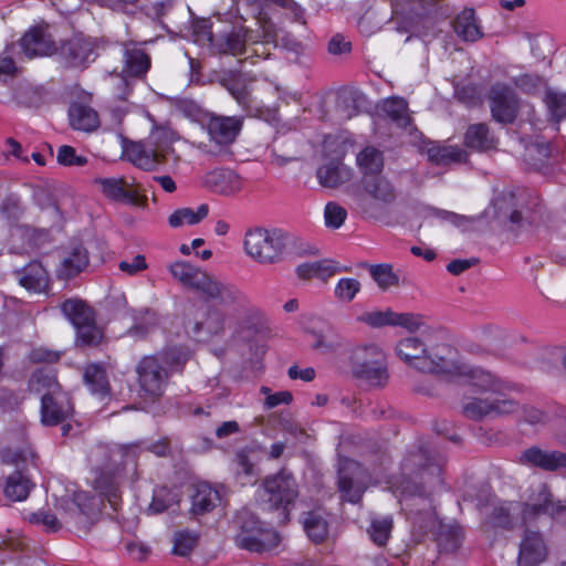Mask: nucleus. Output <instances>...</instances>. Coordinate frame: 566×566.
Returning a JSON list of instances; mask_svg holds the SVG:
<instances>
[{"label":"nucleus","instance_id":"51","mask_svg":"<svg viewBox=\"0 0 566 566\" xmlns=\"http://www.w3.org/2000/svg\"><path fill=\"white\" fill-rule=\"evenodd\" d=\"M369 273L381 290H388L391 286H396L399 282L397 274L394 273L392 268L389 264L371 265Z\"/></svg>","mask_w":566,"mask_h":566},{"label":"nucleus","instance_id":"49","mask_svg":"<svg viewBox=\"0 0 566 566\" xmlns=\"http://www.w3.org/2000/svg\"><path fill=\"white\" fill-rule=\"evenodd\" d=\"M360 282L354 277L339 279L334 289L335 297L343 303L352 302L360 292Z\"/></svg>","mask_w":566,"mask_h":566},{"label":"nucleus","instance_id":"8","mask_svg":"<svg viewBox=\"0 0 566 566\" xmlns=\"http://www.w3.org/2000/svg\"><path fill=\"white\" fill-rule=\"evenodd\" d=\"M190 356L188 350H170L158 356H145L137 365L136 373L142 390L151 397L160 396L164 392L168 369L182 365Z\"/></svg>","mask_w":566,"mask_h":566},{"label":"nucleus","instance_id":"2","mask_svg":"<svg viewBox=\"0 0 566 566\" xmlns=\"http://www.w3.org/2000/svg\"><path fill=\"white\" fill-rule=\"evenodd\" d=\"M542 515L566 518V505L559 501L554 502L547 486L539 483L525 505L515 502L495 505L488 523L496 527H514L533 522Z\"/></svg>","mask_w":566,"mask_h":566},{"label":"nucleus","instance_id":"7","mask_svg":"<svg viewBox=\"0 0 566 566\" xmlns=\"http://www.w3.org/2000/svg\"><path fill=\"white\" fill-rule=\"evenodd\" d=\"M290 243V235L282 229L252 228L245 232L244 252L255 262L270 265L280 262Z\"/></svg>","mask_w":566,"mask_h":566},{"label":"nucleus","instance_id":"6","mask_svg":"<svg viewBox=\"0 0 566 566\" xmlns=\"http://www.w3.org/2000/svg\"><path fill=\"white\" fill-rule=\"evenodd\" d=\"M427 457L422 452L408 455L402 462L403 481L395 479L390 483V490L399 496H418L421 497L423 491L417 485V480L426 482L430 488L441 484V467L434 463H423Z\"/></svg>","mask_w":566,"mask_h":566},{"label":"nucleus","instance_id":"56","mask_svg":"<svg viewBox=\"0 0 566 566\" xmlns=\"http://www.w3.org/2000/svg\"><path fill=\"white\" fill-rule=\"evenodd\" d=\"M0 455L2 461L8 463L25 462L34 457L32 449L27 443L21 447L8 446L1 450Z\"/></svg>","mask_w":566,"mask_h":566},{"label":"nucleus","instance_id":"59","mask_svg":"<svg viewBox=\"0 0 566 566\" xmlns=\"http://www.w3.org/2000/svg\"><path fill=\"white\" fill-rule=\"evenodd\" d=\"M263 524L256 520L254 516H250L247 520L242 521L240 531L235 536V543L239 547L242 548V536L251 537L259 539L260 535L259 532H262Z\"/></svg>","mask_w":566,"mask_h":566},{"label":"nucleus","instance_id":"58","mask_svg":"<svg viewBox=\"0 0 566 566\" xmlns=\"http://www.w3.org/2000/svg\"><path fill=\"white\" fill-rule=\"evenodd\" d=\"M56 160L60 165L66 167H82L87 164V158L85 156L77 155L76 150L69 145L59 147L56 153Z\"/></svg>","mask_w":566,"mask_h":566},{"label":"nucleus","instance_id":"41","mask_svg":"<svg viewBox=\"0 0 566 566\" xmlns=\"http://www.w3.org/2000/svg\"><path fill=\"white\" fill-rule=\"evenodd\" d=\"M61 308L74 327L94 318L93 311L81 300H67Z\"/></svg>","mask_w":566,"mask_h":566},{"label":"nucleus","instance_id":"54","mask_svg":"<svg viewBox=\"0 0 566 566\" xmlns=\"http://www.w3.org/2000/svg\"><path fill=\"white\" fill-rule=\"evenodd\" d=\"M545 102L557 123L566 118V93L548 91Z\"/></svg>","mask_w":566,"mask_h":566},{"label":"nucleus","instance_id":"57","mask_svg":"<svg viewBox=\"0 0 566 566\" xmlns=\"http://www.w3.org/2000/svg\"><path fill=\"white\" fill-rule=\"evenodd\" d=\"M394 313L391 310L366 312L359 317V321L377 328L394 326Z\"/></svg>","mask_w":566,"mask_h":566},{"label":"nucleus","instance_id":"1","mask_svg":"<svg viewBox=\"0 0 566 566\" xmlns=\"http://www.w3.org/2000/svg\"><path fill=\"white\" fill-rule=\"evenodd\" d=\"M395 350L401 360L422 373L465 376L482 388H493L496 384L483 369L460 361L457 350L448 344L442 332H428L421 337L402 338Z\"/></svg>","mask_w":566,"mask_h":566},{"label":"nucleus","instance_id":"28","mask_svg":"<svg viewBox=\"0 0 566 566\" xmlns=\"http://www.w3.org/2000/svg\"><path fill=\"white\" fill-rule=\"evenodd\" d=\"M69 120L72 128L92 132L99 125L97 113L82 103H72L69 109Z\"/></svg>","mask_w":566,"mask_h":566},{"label":"nucleus","instance_id":"62","mask_svg":"<svg viewBox=\"0 0 566 566\" xmlns=\"http://www.w3.org/2000/svg\"><path fill=\"white\" fill-rule=\"evenodd\" d=\"M118 268L128 275H136L147 268V263L144 255L137 254L130 261L124 260L119 262Z\"/></svg>","mask_w":566,"mask_h":566},{"label":"nucleus","instance_id":"3","mask_svg":"<svg viewBox=\"0 0 566 566\" xmlns=\"http://www.w3.org/2000/svg\"><path fill=\"white\" fill-rule=\"evenodd\" d=\"M169 272L175 280L186 287L196 290L207 297L221 304L244 307L247 297L234 285L219 281L205 270L186 261H176L169 265Z\"/></svg>","mask_w":566,"mask_h":566},{"label":"nucleus","instance_id":"53","mask_svg":"<svg viewBox=\"0 0 566 566\" xmlns=\"http://www.w3.org/2000/svg\"><path fill=\"white\" fill-rule=\"evenodd\" d=\"M33 248L31 241V230L29 228L17 226L11 230V249L17 253H27Z\"/></svg>","mask_w":566,"mask_h":566},{"label":"nucleus","instance_id":"50","mask_svg":"<svg viewBox=\"0 0 566 566\" xmlns=\"http://www.w3.org/2000/svg\"><path fill=\"white\" fill-rule=\"evenodd\" d=\"M76 342L84 346L99 344L103 338L102 331L95 325L94 318L87 323L75 326Z\"/></svg>","mask_w":566,"mask_h":566},{"label":"nucleus","instance_id":"15","mask_svg":"<svg viewBox=\"0 0 566 566\" xmlns=\"http://www.w3.org/2000/svg\"><path fill=\"white\" fill-rule=\"evenodd\" d=\"M142 449L150 450L157 455H164L167 452V444L165 442H158L156 444L142 447L139 443H132L123 446L112 452H109L107 447L99 446L92 451L90 460L96 465H98L102 458H107L113 462H116V458H124L126 462L134 461L137 452Z\"/></svg>","mask_w":566,"mask_h":566},{"label":"nucleus","instance_id":"31","mask_svg":"<svg viewBox=\"0 0 566 566\" xmlns=\"http://www.w3.org/2000/svg\"><path fill=\"white\" fill-rule=\"evenodd\" d=\"M356 165L364 177L379 175L384 167L382 153L373 146H366L356 155Z\"/></svg>","mask_w":566,"mask_h":566},{"label":"nucleus","instance_id":"26","mask_svg":"<svg viewBox=\"0 0 566 566\" xmlns=\"http://www.w3.org/2000/svg\"><path fill=\"white\" fill-rule=\"evenodd\" d=\"M464 144L472 150L488 151L496 148L497 138L489 130L486 125L473 124L465 132Z\"/></svg>","mask_w":566,"mask_h":566},{"label":"nucleus","instance_id":"48","mask_svg":"<svg viewBox=\"0 0 566 566\" xmlns=\"http://www.w3.org/2000/svg\"><path fill=\"white\" fill-rule=\"evenodd\" d=\"M391 530H392L391 516H384V517H377V518L371 520L368 533H369L371 541L375 544L382 546L387 543V541L390 536Z\"/></svg>","mask_w":566,"mask_h":566},{"label":"nucleus","instance_id":"61","mask_svg":"<svg viewBox=\"0 0 566 566\" xmlns=\"http://www.w3.org/2000/svg\"><path fill=\"white\" fill-rule=\"evenodd\" d=\"M423 325V317L413 313H394V326H400L409 332L418 331Z\"/></svg>","mask_w":566,"mask_h":566},{"label":"nucleus","instance_id":"39","mask_svg":"<svg viewBox=\"0 0 566 566\" xmlns=\"http://www.w3.org/2000/svg\"><path fill=\"white\" fill-rule=\"evenodd\" d=\"M150 67L149 56L139 48L125 50L124 73L129 76L144 75Z\"/></svg>","mask_w":566,"mask_h":566},{"label":"nucleus","instance_id":"12","mask_svg":"<svg viewBox=\"0 0 566 566\" xmlns=\"http://www.w3.org/2000/svg\"><path fill=\"white\" fill-rule=\"evenodd\" d=\"M394 198L395 191L391 184L379 174L363 177V192L357 195L356 205L363 211H367L369 200L378 205H385L392 201Z\"/></svg>","mask_w":566,"mask_h":566},{"label":"nucleus","instance_id":"32","mask_svg":"<svg viewBox=\"0 0 566 566\" xmlns=\"http://www.w3.org/2000/svg\"><path fill=\"white\" fill-rule=\"evenodd\" d=\"M95 502L96 500L94 497L81 491L75 493L73 499H62L57 504V509L64 512L65 515L72 517L77 512L88 516L94 512V507L96 506Z\"/></svg>","mask_w":566,"mask_h":566},{"label":"nucleus","instance_id":"19","mask_svg":"<svg viewBox=\"0 0 566 566\" xmlns=\"http://www.w3.org/2000/svg\"><path fill=\"white\" fill-rule=\"evenodd\" d=\"M224 329L226 316L216 307H208L201 318L196 321L192 326V333L199 340H209L221 336Z\"/></svg>","mask_w":566,"mask_h":566},{"label":"nucleus","instance_id":"46","mask_svg":"<svg viewBox=\"0 0 566 566\" xmlns=\"http://www.w3.org/2000/svg\"><path fill=\"white\" fill-rule=\"evenodd\" d=\"M179 494L176 491L166 488H158L154 492L153 501L148 506V512L158 514L178 503Z\"/></svg>","mask_w":566,"mask_h":566},{"label":"nucleus","instance_id":"30","mask_svg":"<svg viewBox=\"0 0 566 566\" xmlns=\"http://www.w3.org/2000/svg\"><path fill=\"white\" fill-rule=\"evenodd\" d=\"M318 182L328 188H335L350 178V169L342 161L329 163L317 169Z\"/></svg>","mask_w":566,"mask_h":566},{"label":"nucleus","instance_id":"23","mask_svg":"<svg viewBox=\"0 0 566 566\" xmlns=\"http://www.w3.org/2000/svg\"><path fill=\"white\" fill-rule=\"evenodd\" d=\"M523 464L538 467L543 470L566 468V454L559 451H543L533 447L526 449L520 457Z\"/></svg>","mask_w":566,"mask_h":566},{"label":"nucleus","instance_id":"29","mask_svg":"<svg viewBox=\"0 0 566 566\" xmlns=\"http://www.w3.org/2000/svg\"><path fill=\"white\" fill-rule=\"evenodd\" d=\"M93 485L102 495L108 499L112 506L115 507L118 499L117 479L115 472L108 467H98L94 471Z\"/></svg>","mask_w":566,"mask_h":566},{"label":"nucleus","instance_id":"16","mask_svg":"<svg viewBox=\"0 0 566 566\" xmlns=\"http://www.w3.org/2000/svg\"><path fill=\"white\" fill-rule=\"evenodd\" d=\"M491 112L495 120L511 123L516 116L517 102L513 91L506 86L496 85L490 94Z\"/></svg>","mask_w":566,"mask_h":566},{"label":"nucleus","instance_id":"13","mask_svg":"<svg viewBox=\"0 0 566 566\" xmlns=\"http://www.w3.org/2000/svg\"><path fill=\"white\" fill-rule=\"evenodd\" d=\"M338 474L339 491L344 494V497L352 503L358 502L364 492V472L360 464L354 460L345 459L339 463Z\"/></svg>","mask_w":566,"mask_h":566},{"label":"nucleus","instance_id":"35","mask_svg":"<svg viewBox=\"0 0 566 566\" xmlns=\"http://www.w3.org/2000/svg\"><path fill=\"white\" fill-rule=\"evenodd\" d=\"M208 211L207 205H200L197 209L181 208L169 216L168 223L172 228L193 226L203 220L208 216Z\"/></svg>","mask_w":566,"mask_h":566},{"label":"nucleus","instance_id":"24","mask_svg":"<svg viewBox=\"0 0 566 566\" xmlns=\"http://www.w3.org/2000/svg\"><path fill=\"white\" fill-rule=\"evenodd\" d=\"M21 48L28 57L50 55L55 51L51 35L43 28H34L21 39Z\"/></svg>","mask_w":566,"mask_h":566},{"label":"nucleus","instance_id":"33","mask_svg":"<svg viewBox=\"0 0 566 566\" xmlns=\"http://www.w3.org/2000/svg\"><path fill=\"white\" fill-rule=\"evenodd\" d=\"M20 283L27 290L41 293L44 292L49 284V275L42 264L38 262L30 263L20 276Z\"/></svg>","mask_w":566,"mask_h":566},{"label":"nucleus","instance_id":"45","mask_svg":"<svg viewBox=\"0 0 566 566\" xmlns=\"http://www.w3.org/2000/svg\"><path fill=\"white\" fill-rule=\"evenodd\" d=\"M307 536L315 543L323 542L328 534V525L325 518L317 513H308L303 521Z\"/></svg>","mask_w":566,"mask_h":566},{"label":"nucleus","instance_id":"34","mask_svg":"<svg viewBox=\"0 0 566 566\" xmlns=\"http://www.w3.org/2000/svg\"><path fill=\"white\" fill-rule=\"evenodd\" d=\"M220 502L219 492L207 483H199L192 495L193 514H203L211 511Z\"/></svg>","mask_w":566,"mask_h":566},{"label":"nucleus","instance_id":"25","mask_svg":"<svg viewBox=\"0 0 566 566\" xmlns=\"http://www.w3.org/2000/svg\"><path fill=\"white\" fill-rule=\"evenodd\" d=\"M87 264L88 253L86 249L76 244L64 252L56 272L62 279H71L82 272Z\"/></svg>","mask_w":566,"mask_h":566},{"label":"nucleus","instance_id":"9","mask_svg":"<svg viewBox=\"0 0 566 566\" xmlns=\"http://www.w3.org/2000/svg\"><path fill=\"white\" fill-rule=\"evenodd\" d=\"M298 495L297 484L292 474L282 471L268 476L259 496L266 510L280 511L279 523L290 520V511Z\"/></svg>","mask_w":566,"mask_h":566},{"label":"nucleus","instance_id":"18","mask_svg":"<svg viewBox=\"0 0 566 566\" xmlns=\"http://www.w3.org/2000/svg\"><path fill=\"white\" fill-rule=\"evenodd\" d=\"M242 128V119L237 116H211L207 129L210 138L219 145L233 143Z\"/></svg>","mask_w":566,"mask_h":566},{"label":"nucleus","instance_id":"37","mask_svg":"<svg viewBox=\"0 0 566 566\" xmlns=\"http://www.w3.org/2000/svg\"><path fill=\"white\" fill-rule=\"evenodd\" d=\"M259 535V539L242 536V548L251 552H264L276 547L280 543V535L273 528L263 526Z\"/></svg>","mask_w":566,"mask_h":566},{"label":"nucleus","instance_id":"27","mask_svg":"<svg viewBox=\"0 0 566 566\" xmlns=\"http://www.w3.org/2000/svg\"><path fill=\"white\" fill-rule=\"evenodd\" d=\"M344 271H348L347 268L342 266L338 262L334 260H321L314 262H307L301 264L297 268V274L302 279H319L327 280L336 273H340Z\"/></svg>","mask_w":566,"mask_h":566},{"label":"nucleus","instance_id":"10","mask_svg":"<svg viewBox=\"0 0 566 566\" xmlns=\"http://www.w3.org/2000/svg\"><path fill=\"white\" fill-rule=\"evenodd\" d=\"M483 371L485 373V370ZM491 376L496 381L493 388H482L481 386L474 385L469 377L458 376L459 378H463V380L469 385L478 388L480 391L491 394V396H488L485 398H468L463 402V413L467 417L471 419H481L485 416H490L493 413H509L515 409L516 403L513 400L502 399L500 397H492L493 395L500 396L503 392L505 386L494 375L491 374Z\"/></svg>","mask_w":566,"mask_h":566},{"label":"nucleus","instance_id":"11","mask_svg":"<svg viewBox=\"0 0 566 566\" xmlns=\"http://www.w3.org/2000/svg\"><path fill=\"white\" fill-rule=\"evenodd\" d=\"M94 184L98 186L102 195L111 201L137 207L146 205L147 199L140 193L139 184L134 177L96 178Z\"/></svg>","mask_w":566,"mask_h":566},{"label":"nucleus","instance_id":"55","mask_svg":"<svg viewBox=\"0 0 566 566\" xmlns=\"http://www.w3.org/2000/svg\"><path fill=\"white\" fill-rule=\"evenodd\" d=\"M347 218L345 208L336 202H328L324 209L325 226L329 229H339Z\"/></svg>","mask_w":566,"mask_h":566},{"label":"nucleus","instance_id":"52","mask_svg":"<svg viewBox=\"0 0 566 566\" xmlns=\"http://www.w3.org/2000/svg\"><path fill=\"white\" fill-rule=\"evenodd\" d=\"M24 518L33 524L42 526L46 532H56L61 528V522L59 518L43 510L38 512L25 513Z\"/></svg>","mask_w":566,"mask_h":566},{"label":"nucleus","instance_id":"47","mask_svg":"<svg viewBox=\"0 0 566 566\" xmlns=\"http://www.w3.org/2000/svg\"><path fill=\"white\" fill-rule=\"evenodd\" d=\"M228 91L233 98L247 111L251 112L250 106L253 102L251 98V88L247 80L242 76L233 78L227 85Z\"/></svg>","mask_w":566,"mask_h":566},{"label":"nucleus","instance_id":"5","mask_svg":"<svg viewBox=\"0 0 566 566\" xmlns=\"http://www.w3.org/2000/svg\"><path fill=\"white\" fill-rule=\"evenodd\" d=\"M31 391L42 394L41 421L45 426H55L73 412L69 396L62 391L54 376L36 370L29 380Z\"/></svg>","mask_w":566,"mask_h":566},{"label":"nucleus","instance_id":"14","mask_svg":"<svg viewBox=\"0 0 566 566\" xmlns=\"http://www.w3.org/2000/svg\"><path fill=\"white\" fill-rule=\"evenodd\" d=\"M98 42L83 35H75L60 48L61 56L72 66L94 61Z\"/></svg>","mask_w":566,"mask_h":566},{"label":"nucleus","instance_id":"4","mask_svg":"<svg viewBox=\"0 0 566 566\" xmlns=\"http://www.w3.org/2000/svg\"><path fill=\"white\" fill-rule=\"evenodd\" d=\"M349 370L356 380L369 388H384L389 381L387 355L375 343H363L352 348Z\"/></svg>","mask_w":566,"mask_h":566},{"label":"nucleus","instance_id":"63","mask_svg":"<svg viewBox=\"0 0 566 566\" xmlns=\"http://www.w3.org/2000/svg\"><path fill=\"white\" fill-rule=\"evenodd\" d=\"M261 391L266 395L265 406L271 409L282 403H290L292 401V394L290 391H279L270 394V389L263 387Z\"/></svg>","mask_w":566,"mask_h":566},{"label":"nucleus","instance_id":"36","mask_svg":"<svg viewBox=\"0 0 566 566\" xmlns=\"http://www.w3.org/2000/svg\"><path fill=\"white\" fill-rule=\"evenodd\" d=\"M454 31L464 41H476L482 33L474 18L472 9L463 10L454 21Z\"/></svg>","mask_w":566,"mask_h":566},{"label":"nucleus","instance_id":"43","mask_svg":"<svg viewBox=\"0 0 566 566\" xmlns=\"http://www.w3.org/2000/svg\"><path fill=\"white\" fill-rule=\"evenodd\" d=\"M380 109L394 122H396L399 126H407L410 123L408 105L403 98H386L381 101Z\"/></svg>","mask_w":566,"mask_h":566},{"label":"nucleus","instance_id":"42","mask_svg":"<svg viewBox=\"0 0 566 566\" xmlns=\"http://www.w3.org/2000/svg\"><path fill=\"white\" fill-rule=\"evenodd\" d=\"M33 484L20 472L8 476L4 485V494L12 501H23L28 497Z\"/></svg>","mask_w":566,"mask_h":566},{"label":"nucleus","instance_id":"60","mask_svg":"<svg viewBox=\"0 0 566 566\" xmlns=\"http://www.w3.org/2000/svg\"><path fill=\"white\" fill-rule=\"evenodd\" d=\"M197 536L189 532H179L175 535L174 553L180 556H187L195 547Z\"/></svg>","mask_w":566,"mask_h":566},{"label":"nucleus","instance_id":"64","mask_svg":"<svg viewBox=\"0 0 566 566\" xmlns=\"http://www.w3.org/2000/svg\"><path fill=\"white\" fill-rule=\"evenodd\" d=\"M60 353L45 347L33 348L30 353V359L35 363H54L59 360Z\"/></svg>","mask_w":566,"mask_h":566},{"label":"nucleus","instance_id":"20","mask_svg":"<svg viewBox=\"0 0 566 566\" xmlns=\"http://www.w3.org/2000/svg\"><path fill=\"white\" fill-rule=\"evenodd\" d=\"M546 555L547 549L542 535L537 532H528L520 545L518 566H537Z\"/></svg>","mask_w":566,"mask_h":566},{"label":"nucleus","instance_id":"21","mask_svg":"<svg viewBox=\"0 0 566 566\" xmlns=\"http://www.w3.org/2000/svg\"><path fill=\"white\" fill-rule=\"evenodd\" d=\"M205 185L216 193L231 196L242 189L243 181L231 169H214L206 175Z\"/></svg>","mask_w":566,"mask_h":566},{"label":"nucleus","instance_id":"17","mask_svg":"<svg viewBox=\"0 0 566 566\" xmlns=\"http://www.w3.org/2000/svg\"><path fill=\"white\" fill-rule=\"evenodd\" d=\"M436 533L438 545L444 552L455 551L462 539V530L455 523H443L434 512H430L424 525Z\"/></svg>","mask_w":566,"mask_h":566},{"label":"nucleus","instance_id":"40","mask_svg":"<svg viewBox=\"0 0 566 566\" xmlns=\"http://www.w3.org/2000/svg\"><path fill=\"white\" fill-rule=\"evenodd\" d=\"M307 334L310 336L312 348L322 354L332 353L339 346L337 336L329 327L308 329Z\"/></svg>","mask_w":566,"mask_h":566},{"label":"nucleus","instance_id":"38","mask_svg":"<svg viewBox=\"0 0 566 566\" xmlns=\"http://www.w3.org/2000/svg\"><path fill=\"white\" fill-rule=\"evenodd\" d=\"M84 380L94 395L102 398L109 391V385L104 368L97 364H90L84 370Z\"/></svg>","mask_w":566,"mask_h":566},{"label":"nucleus","instance_id":"22","mask_svg":"<svg viewBox=\"0 0 566 566\" xmlns=\"http://www.w3.org/2000/svg\"><path fill=\"white\" fill-rule=\"evenodd\" d=\"M124 154L128 161L144 170H153L164 160V156L157 149L142 142L127 144Z\"/></svg>","mask_w":566,"mask_h":566},{"label":"nucleus","instance_id":"44","mask_svg":"<svg viewBox=\"0 0 566 566\" xmlns=\"http://www.w3.org/2000/svg\"><path fill=\"white\" fill-rule=\"evenodd\" d=\"M430 160L439 165L465 161L468 154L458 146H433L429 148Z\"/></svg>","mask_w":566,"mask_h":566}]
</instances>
